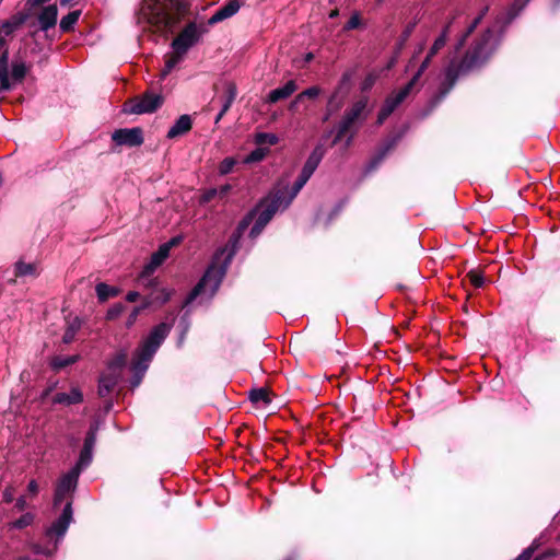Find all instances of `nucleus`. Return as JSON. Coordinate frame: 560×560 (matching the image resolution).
Masks as SVG:
<instances>
[{"label": "nucleus", "mask_w": 560, "mask_h": 560, "mask_svg": "<svg viewBox=\"0 0 560 560\" xmlns=\"http://www.w3.org/2000/svg\"><path fill=\"white\" fill-rule=\"evenodd\" d=\"M311 176L312 173L302 168L299 178L291 188H289V180L287 178L281 179L270 195L255 209L253 215L257 217V219L252 228L250 234L253 236L258 235L277 211L285 209Z\"/></svg>", "instance_id": "1"}, {"label": "nucleus", "mask_w": 560, "mask_h": 560, "mask_svg": "<svg viewBox=\"0 0 560 560\" xmlns=\"http://www.w3.org/2000/svg\"><path fill=\"white\" fill-rule=\"evenodd\" d=\"M188 10L186 0H144L140 9V18L154 32H173Z\"/></svg>", "instance_id": "2"}, {"label": "nucleus", "mask_w": 560, "mask_h": 560, "mask_svg": "<svg viewBox=\"0 0 560 560\" xmlns=\"http://www.w3.org/2000/svg\"><path fill=\"white\" fill-rule=\"evenodd\" d=\"M446 39L444 35H441L438 37L433 44V46L430 49L429 55L427 56L425 60L422 62L419 71L416 73V75L406 84L404 88H401L399 91L390 94L384 102L378 116H377V124L382 125L386 118L395 110V108L402 103L406 97L410 94L411 90L413 89L415 84L419 80L422 72L428 67L430 59L445 46Z\"/></svg>", "instance_id": "3"}, {"label": "nucleus", "mask_w": 560, "mask_h": 560, "mask_svg": "<svg viewBox=\"0 0 560 560\" xmlns=\"http://www.w3.org/2000/svg\"><path fill=\"white\" fill-rule=\"evenodd\" d=\"M171 330V326L165 323H161L155 326L149 336L143 340V342L138 348L131 363V369L136 373L144 372L148 369L149 362L152 357L166 338Z\"/></svg>", "instance_id": "4"}, {"label": "nucleus", "mask_w": 560, "mask_h": 560, "mask_svg": "<svg viewBox=\"0 0 560 560\" xmlns=\"http://www.w3.org/2000/svg\"><path fill=\"white\" fill-rule=\"evenodd\" d=\"M495 40L491 30H487L469 48L465 57L457 65V75L481 66L491 56Z\"/></svg>", "instance_id": "5"}, {"label": "nucleus", "mask_w": 560, "mask_h": 560, "mask_svg": "<svg viewBox=\"0 0 560 560\" xmlns=\"http://www.w3.org/2000/svg\"><path fill=\"white\" fill-rule=\"evenodd\" d=\"M225 268L212 264L206 271L200 282L190 292L187 303L192 302L197 296L206 294L211 298L220 287V283L224 277Z\"/></svg>", "instance_id": "6"}, {"label": "nucleus", "mask_w": 560, "mask_h": 560, "mask_svg": "<svg viewBox=\"0 0 560 560\" xmlns=\"http://www.w3.org/2000/svg\"><path fill=\"white\" fill-rule=\"evenodd\" d=\"M171 250L170 244H163L151 256L150 261L144 266L143 270L138 277V284L140 287H150L156 282V278H152L153 272L160 267L163 261L168 257Z\"/></svg>", "instance_id": "7"}, {"label": "nucleus", "mask_w": 560, "mask_h": 560, "mask_svg": "<svg viewBox=\"0 0 560 560\" xmlns=\"http://www.w3.org/2000/svg\"><path fill=\"white\" fill-rule=\"evenodd\" d=\"M163 103L161 95L155 93H144L135 97L125 104L124 110L129 114H148L155 112Z\"/></svg>", "instance_id": "8"}, {"label": "nucleus", "mask_w": 560, "mask_h": 560, "mask_svg": "<svg viewBox=\"0 0 560 560\" xmlns=\"http://www.w3.org/2000/svg\"><path fill=\"white\" fill-rule=\"evenodd\" d=\"M27 67L22 61H15L12 63L11 74L8 72V54L4 52L0 59V83L2 89L8 90L13 84L21 83L25 78Z\"/></svg>", "instance_id": "9"}, {"label": "nucleus", "mask_w": 560, "mask_h": 560, "mask_svg": "<svg viewBox=\"0 0 560 560\" xmlns=\"http://www.w3.org/2000/svg\"><path fill=\"white\" fill-rule=\"evenodd\" d=\"M202 30L195 23H189L186 27L174 38L172 42V48L184 55L187 54L190 47H192L201 37Z\"/></svg>", "instance_id": "10"}, {"label": "nucleus", "mask_w": 560, "mask_h": 560, "mask_svg": "<svg viewBox=\"0 0 560 560\" xmlns=\"http://www.w3.org/2000/svg\"><path fill=\"white\" fill-rule=\"evenodd\" d=\"M81 470L75 466L59 479L55 491V505H59L74 490Z\"/></svg>", "instance_id": "11"}, {"label": "nucleus", "mask_w": 560, "mask_h": 560, "mask_svg": "<svg viewBox=\"0 0 560 560\" xmlns=\"http://www.w3.org/2000/svg\"><path fill=\"white\" fill-rule=\"evenodd\" d=\"M365 107V100H360L352 105V107L346 113L343 119L339 125L335 142L341 140L348 133L352 125L361 118Z\"/></svg>", "instance_id": "12"}, {"label": "nucleus", "mask_w": 560, "mask_h": 560, "mask_svg": "<svg viewBox=\"0 0 560 560\" xmlns=\"http://www.w3.org/2000/svg\"><path fill=\"white\" fill-rule=\"evenodd\" d=\"M113 141L118 145L138 147L143 142L142 130L138 127L118 129L112 135Z\"/></svg>", "instance_id": "13"}, {"label": "nucleus", "mask_w": 560, "mask_h": 560, "mask_svg": "<svg viewBox=\"0 0 560 560\" xmlns=\"http://www.w3.org/2000/svg\"><path fill=\"white\" fill-rule=\"evenodd\" d=\"M72 521V508L71 502H67L61 515L58 517L56 522L52 523V525L46 530V536L49 538H60L62 537L70 523Z\"/></svg>", "instance_id": "14"}, {"label": "nucleus", "mask_w": 560, "mask_h": 560, "mask_svg": "<svg viewBox=\"0 0 560 560\" xmlns=\"http://www.w3.org/2000/svg\"><path fill=\"white\" fill-rule=\"evenodd\" d=\"M156 285H158V281L154 284L147 287V289L152 288V291L148 296H145L143 299V307H149L153 304L162 305L171 299V296L173 294L172 290H170L167 288H158ZM142 288L145 289V287H142Z\"/></svg>", "instance_id": "15"}, {"label": "nucleus", "mask_w": 560, "mask_h": 560, "mask_svg": "<svg viewBox=\"0 0 560 560\" xmlns=\"http://www.w3.org/2000/svg\"><path fill=\"white\" fill-rule=\"evenodd\" d=\"M95 442H96V429L92 428L86 434L83 448L80 453L79 460L75 465L78 468L83 469L86 466H89V464L92 460L93 448H94Z\"/></svg>", "instance_id": "16"}, {"label": "nucleus", "mask_w": 560, "mask_h": 560, "mask_svg": "<svg viewBox=\"0 0 560 560\" xmlns=\"http://www.w3.org/2000/svg\"><path fill=\"white\" fill-rule=\"evenodd\" d=\"M241 8L237 0H231L225 5L220 8L210 19L209 24L219 23L225 19L233 16Z\"/></svg>", "instance_id": "17"}, {"label": "nucleus", "mask_w": 560, "mask_h": 560, "mask_svg": "<svg viewBox=\"0 0 560 560\" xmlns=\"http://www.w3.org/2000/svg\"><path fill=\"white\" fill-rule=\"evenodd\" d=\"M121 375L105 370V372L102 374L100 378V396L105 397L106 395H108L114 389Z\"/></svg>", "instance_id": "18"}, {"label": "nucleus", "mask_w": 560, "mask_h": 560, "mask_svg": "<svg viewBox=\"0 0 560 560\" xmlns=\"http://www.w3.org/2000/svg\"><path fill=\"white\" fill-rule=\"evenodd\" d=\"M192 127V121L189 115H182L167 132L168 139H175L187 133Z\"/></svg>", "instance_id": "19"}, {"label": "nucleus", "mask_w": 560, "mask_h": 560, "mask_svg": "<svg viewBox=\"0 0 560 560\" xmlns=\"http://www.w3.org/2000/svg\"><path fill=\"white\" fill-rule=\"evenodd\" d=\"M58 16V9L55 4L45 7L38 15L40 28L47 31L55 26Z\"/></svg>", "instance_id": "20"}, {"label": "nucleus", "mask_w": 560, "mask_h": 560, "mask_svg": "<svg viewBox=\"0 0 560 560\" xmlns=\"http://www.w3.org/2000/svg\"><path fill=\"white\" fill-rule=\"evenodd\" d=\"M83 400V395L78 387H72L69 393H57L52 401L61 405H75Z\"/></svg>", "instance_id": "21"}, {"label": "nucleus", "mask_w": 560, "mask_h": 560, "mask_svg": "<svg viewBox=\"0 0 560 560\" xmlns=\"http://www.w3.org/2000/svg\"><path fill=\"white\" fill-rule=\"evenodd\" d=\"M296 91V84L293 80L288 81L283 86L272 90L268 95L270 103H277L280 100L288 98Z\"/></svg>", "instance_id": "22"}, {"label": "nucleus", "mask_w": 560, "mask_h": 560, "mask_svg": "<svg viewBox=\"0 0 560 560\" xmlns=\"http://www.w3.org/2000/svg\"><path fill=\"white\" fill-rule=\"evenodd\" d=\"M184 54L177 50H174L170 54H166L164 57V67L161 70V78L164 79L168 75L172 70L183 60Z\"/></svg>", "instance_id": "23"}, {"label": "nucleus", "mask_w": 560, "mask_h": 560, "mask_svg": "<svg viewBox=\"0 0 560 560\" xmlns=\"http://www.w3.org/2000/svg\"><path fill=\"white\" fill-rule=\"evenodd\" d=\"M127 362V352L119 351L115 354V357L108 362L106 370L113 373H117L121 375L122 369L125 368Z\"/></svg>", "instance_id": "24"}, {"label": "nucleus", "mask_w": 560, "mask_h": 560, "mask_svg": "<svg viewBox=\"0 0 560 560\" xmlns=\"http://www.w3.org/2000/svg\"><path fill=\"white\" fill-rule=\"evenodd\" d=\"M37 266L35 264L18 261L15 264V277H25V276H37Z\"/></svg>", "instance_id": "25"}, {"label": "nucleus", "mask_w": 560, "mask_h": 560, "mask_svg": "<svg viewBox=\"0 0 560 560\" xmlns=\"http://www.w3.org/2000/svg\"><path fill=\"white\" fill-rule=\"evenodd\" d=\"M95 291H96V295L101 302H105L109 298H114V296L118 295V293H119V291L116 288L110 287L103 282H101L96 285Z\"/></svg>", "instance_id": "26"}, {"label": "nucleus", "mask_w": 560, "mask_h": 560, "mask_svg": "<svg viewBox=\"0 0 560 560\" xmlns=\"http://www.w3.org/2000/svg\"><path fill=\"white\" fill-rule=\"evenodd\" d=\"M80 15H81V10H74V11H71L70 13H68L60 21V30L62 32L72 31L73 26L79 21Z\"/></svg>", "instance_id": "27"}, {"label": "nucleus", "mask_w": 560, "mask_h": 560, "mask_svg": "<svg viewBox=\"0 0 560 560\" xmlns=\"http://www.w3.org/2000/svg\"><path fill=\"white\" fill-rule=\"evenodd\" d=\"M249 399L257 405L267 406L271 399L266 388L254 389L249 394Z\"/></svg>", "instance_id": "28"}, {"label": "nucleus", "mask_w": 560, "mask_h": 560, "mask_svg": "<svg viewBox=\"0 0 560 560\" xmlns=\"http://www.w3.org/2000/svg\"><path fill=\"white\" fill-rule=\"evenodd\" d=\"M269 153L268 148L258 145L257 149L252 151L246 158H244L243 163L250 164L256 163L265 159V156Z\"/></svg>", "instance_id": "29"}, {"label": "nucleus", "mask_w": 560, "mask_h": 560, "mask_svg": "<svg viewBox=\"0 0 560 560\" xmlns=\"http://www.w3.org/2000/svg\"><path fill=\"white\" fill-rule=\"evenodd\" d=\"M81 327V322L78 317H75L72 322L69 323L65 334H63V342L69 343L74 339L75 334Z\"/></svg>", "instance_id": "30"}, {"label": "nucleus", "mask_w": 560, "mask_h": 560, "mask_svg": "<svg viewBox=\"0 0 560 560\" xmlns=\"http://www.w3.org/2000/svg\"><path fill=\"white\" fill-rule=\"evenodd\" d=\"M384 71V69L382 70H372L370 71L364 80L362 81L361 83V89L363 91H369L370 89H372V86L375 84V82L377 81V79L381 77V73Z\"/></svg>", "instance_id": "31"}, {"label": "nucleus", "mask_w": 560, "mask_h": 560, "mask_svg": "<svg viewBox=\"0 0 560 560\" xmlns=\"http://www.w3.org/2000/svg\"><path fill=\"white\" fill-rule=\"evenodd\" d=\"M255 143L261 147L273 145L278 143V137L273 133L259 132L255 136Z\"/></svg>", "instance_id": "32"}, {"label": "nucleus", "mask_w": 560, "mask_h": 560, "mask_svg": "<svg viewBox=\"0 0 560 560\" xmlns=\"http://www.w3.org/2000/svg\"><path fill=\"white\" fill-rule=\"evenodd\" d=\"M319 93H320V89L317 86H312L310 89H306L305 91H303L295 97L294 102L291 104V108H293L295 106V104L301 102L304 97L315 98L319 95Z\"/></svg>", "instance_id": "33"}, {"label": "nucleus", "mask_w": 560, "mask_h": 560, "mask_svg": "<svg viewBox=\"0 0 560 560\" xmlns=\"http://www.w3.org/2000/svg\"><path fill=\"white\" fill-rule=\"evenodd\" d=\"M77 355H68V357H56L52 360V365L56 369H62L65 366H68L77 361Z\"/></svg>", "instance_id": "34"}, {"label": "nucleus", "mask_w": 560, "mask_h": 560, "mask_svg": "<svg viewBox=\"0 0 560 560\" xmlns=\"http://www.w3.org/2000/svg\"><path fill=\"white\" fill-rule=\"evenodd\" d=\"M34 521V515L32 513H25L20 518L11 524L13 528H24L30 526Z\"/></svg>", "instance_id": "35"}, {"label": "nucleus", "mask_w": 560, "mask_h": 560, "mask_svg": "<svg viewBox=\"0 0 560 560\" xmlns=\"http://www.w3.org/2000/svg\"><path fill=\"white\" fill-rule=\"evenodd\" d=\"M237 161L234 158H225L219 165V173L226 175L231 173L236 165Z\"/></svg>", "instance_id": "36"}, {"label": "nucleus", "mask_w": 560, "mask_h": 560, "mask_svg": "<svg viewBox=\"0 0 560 560\" xmlns=\"http://www.w3.org/2000/svg\"><path fill=\"white\" fill-rule=\"evenodd\" d=\"M218 195V189L217 188H210V189H207L205 190L200 198H199V202L200 203H208L210 202L215 196Z\"/></svg>", "instance_id": "37"}, {"label": "nucleus", "mask_w": 560, "mask_h": 560, "mask_svg": "<svg viewBox=\"0 0 560 560\" xmlns=\"http://www.w3.org/2000/svg\"><path fill=\"white\" fill-rule=\"evenodd\" d=\"M144 308H145V307H143V304H142L141 306H137V307H135V308L132 310V312H131V313L129 314V316H128V319H127L126 326H127V327H131V326L136 323V320H137V318H138V316H139L140 312H141L142 310H144Z\"/></svg>", "instance_id": "38"}, {"label": "nucleus", "mask_w": 560, "mask_h": 560, "mask_svg": "<svg viewBox=\"0 0 560 560\" xmlns=\"http://www.w3.org/2000/svg\"><path fill=\"white\" fill-rule=\"evenodd\" d=\"M124 311V305L118 303L112 306L107 312V318L108 319H115L117 318Z\"/></svg>", "instance_id": "39"}, {"label": "nucleus", "mask_w": 560, "mask_h": 560, "mask_svg": "<svg viewBox=\"0 0 560 560\" xmlns=\"http://www.w3.org/2000/svg\"><path fill=\"white\" fill-rule=\"evenodd\" d=\"M468 278L471 282V284L476 288H479L482 285L483 283V279L482 277L480 276V273L478 271H474L471 270L469 273H468Z\"/></svg>", "instance_id": "40"}, {"label": "nucleus", "mask_w": 560, "mask_h": 560, "mask_svg": "<svg viewBox=\"0 0 560 560\" xmlns=\"http://www.w3.org/2000/svg\"><path fill=\"white\" fill-rule=\"evenodd\" d=\"M486 11H487V8H486V9H485V10H483V11H482L478 16H476V18L472 20V22L470 23V25H469V26H468V28H467V32H466V33H465V35H464L463 40H465V39H466V37H467V36H468V35H469V34L475 30V27L480 23V21L482 20V18H483V15H485Z\"/></svg>", "instance_id": "41"}, {"label": "nucleus", "mask_w": 560, "mask_h": 560, "mask_svg": "<svg viewBox=\"0 0 560 560\" xmlns=\"http://www.w3.org/2000/svg\"><path fill=\"white\" fill-rule=\"evenodd\" d=\"M360 25V18L359 15L354 14L352 15L349 21L347 22L345 28L346 30H354Z\"/></svg>", "instance_id": "42"}, {"label": "nucleus", "mask_w": 560, "mask_h": 560, "mask_svg": "<svg viewBox=\"0 0 560 560\" xmlns=\"http://www.w3.org/2000/svg\"><path fill=\"white\" fill-rule=\"evenodd\" d=\"M317 160L311 156L303 166V170L313 174L315 168L317 167Z\"/></svg>", "instance_id": "43"}, {"label": "nucleus", "mask_w": 560, "mask_h": 560, "mask_svg": "<svg viewBox=\"0 0 560 560\" xmlns=\"http://www.w3.org/2000/svg\"><path fill=\"white\" fill-rule=\"evenodd\" d=\"M39 491V486L35 479H32L27 485V492L31 497H36Z\"/></svg>", "instance_id": "44"}, {"label": "nucleus", "mask_w": 560, "mask_h": 560, "mask_svg": "<svg viewBox=\"0 0 560 560\" xmlns=\"http://www.w3.org/2000/svg\"><path fill=\"white\" fill-rule=\"evenodd\" d=\"M55 549H56V544L52 547L42 548L40 546H37V545H35L33 547L34 552L40 553V555H50Z\"/></svg>", "instance_id": "45"}, {"label": "nucleus", "mask_w": 560, "mask_h": 560, "mask_svg": "<svg viewBox=\"0 0 560 560\" xmlns=\"http://www.w3.org/2000/svg\"><path fill=\"white\" fill-rule=\"evenodd\" d=\"M13 497H14V491L12 488H7L4 491H3V500L8 503L12 502L13 501Z\"/></svg>", "instance_id": "46"}, {"label": "nucleus", "mask_w": 560, "mask_h": 560, "mask_svg": "<svg viewBox=\"0 0 560 560\" xmlns=\"http://www.w3.org/2000/svg\"><path fill=\"white\" fill-rule=\"evenodd\" d=\"M15 508L19 511H23L26 508V499L25 497H20L15 502Z\"/></svg>", "instance_id": "47"}, {"label": "nucleus", "mask_w": 560, "mask_h": 560, "mask_svg": "<svg viewBox=\"0 0 560 560\" xmlns=\"http://www.w3.org/2000/svg\"><path fill=\"white\" fill-rule=\"evenodd\" d=\"M139 295H140L139 292L130 291V292L127 293L126 300L128 302H136L139 299Z\"/></svg>", "instance_id": "48"}, {"label": "nucleus", "mask_w": 560, "mask_h": 560, "mask_svg": "<svg viewBox=\"0 0 560 560\" xmlns=\"http://www.w3.org/2000/svg\"><path fill=\"white\" fill-rule=\"evenodd\" d=\"M234 97H235V92H234V91H231V96H230V98H229V100H228V102L223 105V107H222V109H221V112H222V113H224V114H225V113L228 112V109L230 108L231 103H232V101H233V98H234Z\"/></svg>", "instance_id": "49"}, {"label": "nucleus", "mask_w": 560, "mask_h": 560, "mask_svg": "<svg viewBox=\"0 0 560 560\" xmlns=\"http://www.w3.org/2000/svg\"><path fill=\"white\" fill-rule=\"evenodd\" d=\"M234 97H235V92H234V91H231V96H230V98H229V100H228V102L223 105V107H222V109H221V112H222V113H224V114H225V113L228 112V109L230 108L231 103H232V101H233V98H234Z\"/></svg>", "instance_id": "50"}, {"label": "nucleus", "mask_w": 560, "mask_h": 560, "mask_svg": "<svg viewBox=\"0 0 560 560\" xmlns=\"http://www.w3.org/2000/svg\"><path fill=\"white\" fill-rule=\"evenodd\" d=\"M231 190V186L230 185H223L221 186L219 189H218V195H220L221 197L225 196L229 191Z\"/></svg>", "instance_id": "51"}, {"label": "nucleus", "mask_w": 560, "mask_h": 560, "mask_svg": "<svg viewBox=\"0 0 560 560\" xmlns=\"http://www.w3.org/2000/svg\"><path fill=\"white\" fill-rule=\"evenodd\" d=\"M336 97H337V95H336V94H334V95L330 97V100H329V102H328V107H329V109H337V108L339 107V103L335 104Z\"/></svg>", "instance_id": "52"}, {"label": "nucleus", "mask_w": 560, "mask_h": 560, "mask_svg": "<svg viewBox=\"0 0 560 560\" xmlns=\"http://www.w3.org/2000/svg\"><path fill=\"white\" fill-rule=\"evenodd\" d=\"M530 557H532V551L530 550H525L523 553H521L516 560H530Z\"/></svg>", "instance_id": "53"}, {"label": "nucleus", "mask_w": 560, "mask_h": 560, "mask_svg": "<svg viewBox=\"0 0 560 560\" xmlns=\"http://www.w3.org/2000/svg\"><path fill=\"white\" fill-rule=\"evenodd\" d=\"M180 242V238L179 237H174L172 238L170 242H167L166 244H170L171 245V248L177 244H179Z\"/></svg>", "instance_id": "54"}, {"label": "nucleus", "mask_w": 560, "mask_h": 560, "mask_svg": "<svg viewBox=\"0 0 560 560\" xmlns=\"http://www.w3.org/2000/svg\"><path fill=\"white\" fill-rule=\"evenodd\" d=\"M250 220H252V219H250V217H249V218H247V219H245V220L241 223L240 229H241V230H244V229L248 225V223H249V221H250Z\"/></svg>", "instance_id": "55"}, {"label": "nucleus", "mask_w": 560, "mask_h": 560, "mask_svg": "<svg viewBox=\"0 0 560 560\" xmlns=\"http://www.w3.org/2000/svg\"><path fill=\"white\" fill-rule=\"evenodd\" d=\"M3 27L5 28V33L7 34H9L12 31V27H11V25L9 23L4 24Z\"/></svg>", "instance_id": "56"}, {"label": "nucleus", "mask_w": 560, "mask_h": 560, "mask_svg": "<svg viewBox=\"0 0 560 560\" xmlns=\"http://www.w3.org/2000/svg\"><path fill=\"white\" fill-rule=\"evenodd\" d=\"M313 59V54L312 52H308L306 56H305V61L308 62Z\"/></svg>", "instance_id": "57"}, {"label": "nucleus", "mask_w": 560, "mask_h": 560, "mask_svg": "<svg viewBox=\"0 0 560 560\" xmlns=\"http://www.w3.org/2000/svg\"><path fill=\"white\" fill-rule=\"evenodd\" d=\"M224 116V113L220 112L217 116L215 121L218 122L222 117Z\"/></svg>", "instance_id": "58"}, {"label": "nucleus", "mask_w": 560, "mask_h": 560, "mask_svg": "<svg viewBox=\"0 0 560 560\" xmlns=\"http://www.w3.org/2000/svg\"><path fill=\"white\" fill-rule=\"evenodd\" d=\"M71 0H60L61 5H67Z\"/></svg>", "instance_id": "59"}, {"label": "nucleus", "mask_w": 560, "mask_h": 560, "mask_svg": "<svg viewBox=\"0 0 560 560\" xmlns=\"http://www.w3.org/2000/svg\"><path fill=\"white\" fill-rule=\"evenodd\" d=\"M336 15H337V11H332V12L330 13V16H331V18H334V16H336Z\"/></svg>", "instance_id": "60"}, {"label": "nucleus", "mask_w": 560, "mask_h": 560, "mask_svg": "<svg viewBox=\"0 0 560 560\" xmlns=\"http://www.w3.org/2000/svg\"><path fill=\"white\" fill-rule=\"evenodd\" d=\"M393 63H394L393 61H392V62H389V63L387 65L386 69L388 70V69L393 66Z\"/></svg>", "instance_id": "61"}]
</instances>
